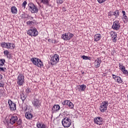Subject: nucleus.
Wrapping results in <instances>:
<instances>
[{
	"mask_svg": "<svg viewBox=\"0 0 128 128\" xmlns=\"http://www.w3.org/2000/svg\"><path fill=\"white\" fill-rule=\"evenodd\" d=\"M16 122L18 126H22V119L20 118L18 120V118L16 116L13 115L10 119V124L13 125Z\"/></svg>",
	"mask_w": 128,
	"mask_h": 128,
	"instance_id": "f257e3e1",
	"label": "nucleus"
},
{
	"mask_svg": "<svg viewBox=\"0 0 128 128\" xmlns=\"http://www.w3.org/2000/svg\"><path fill=\"white\" fill-rule=\"evenodd\" d=\"M31 61L34 64V66H36L38 68H42V66H44V64H42V62L40 59L38 58H32L31 59Z\"/></svg>",
	"mask_w": 128,
	"mask_h": 128,
	"instance_id": "f03ea898",
	"label": "nucleus"
},
{
	"mask_svg": "<svg viewBox=\"0 0 128 128\" xmlns=\"http://www.w3.org/2000/svg\"><path fill=\"white\" fill-rule=\"evenodd\" d=\"M28 10L31 12L32 14H36L38 12V8L36 6H35L34 4L32 2H30L28 4Z\"/></svg>",
	"mask_w": 128,
	"mask_h": 128,
	"instance_id": "7ed1b4c3",
	"label": "nucleus"
},
{
	"mask_svg": "<svg viewBox=\"0 0 128 128\" xmlns=\"http://www.w3.org/2000/svg\"><path fill=\"white\" fill-rule=\"evenodd\" d=\"M58 60H60V56H58V54H55L54 56L51 57L50 64L52 66H54V64H56L58 62Z\"/></svg>",
	"mask_w": 128,
	"mask_h": 128,
	"instance_id": "20e7f679",
	"label": "nucleus"
},
{
	"mask_svg": "<svg viewBox=\"0 0 128 128\" xmlns=\"http://www.w3.org/2000/svg\"><path fill=\"white\" fill-rule=\"evenodd\" d=\"M62 124L64 128H70L72 124V120L70 118H65L62 120Z\"/></svg>",
	"mask_w": 128,
	"mask_h": 128,
	"instance_id": "39448f33",
	"label": "nucleus"
},
{
	"mask_svg": "<svg viewBox=\"0 0 128 128\" xmlns=\"http://www.w3.org/2000/svg\"><path fill=\"white\" fill-rule=\"evenodd\" d=\"M108 101H104L100 106V110L102 112H104L108 110Z\"/></svg>",
	"mask_w": 128,
	"mask_h": 128,
	"instance_id": "423d86ee",
	"label": "nucleus"
},
{
	"mask_svg": "<svg viewBox=\"0 0 128 128\" xmlns=\"http://www.w3.org/2000/svg\"><path fill=\"white\" fill-rule=\"evenodd\" d=\"M24 82V76L22 74H20L17 78V84L19 86H22Z\"/></svg>",
	"mask_w": 128,
	"mask_h": 128,
	"instance_id": "0eeeda50",
	"label": "nucleus"
},
{
	"mask_svg": "<svg viewBox=\"0 0 128 128\" xmlns=\"http://www.w3.org/2000/svg\"><path fill=\"white\" fill-rule=\"evenodd\" d=\"M28 34L30 36H36L38 34V32L36 30V28H34L30 29L27 32Z\"/></svg>",
	"mask_w": 128,
	"mask_h": 128,
	"instance_id": "6e6552de",
	"label": "nucleus"
},
{
	"mask_svg": "<svg viewBox=\"0 0 128 128\" xmlns=\"http://www.w3.org/2000/svg\"><path fill=\"white\" fill-rule=\"evenodd\" d=\"M8 104L9 106V108L10 110H16V104L12 102V100H8Z\"/></svg>",
	"mask_w": 128,
	"mask_h": 128,
	"instance_id": "1a4fd4ad",
	"label": "nucleus"
},
{
	"mask_svg": "<svg viewBox=\"0 0 128 128\" xmlns=\"http://www.w3.org/2000/svg\"><path fill=\"white\" fill-rule=\"evenodd\" d=\"M120 21L116 20L114 22L112 26L113 30H120Z\"/></svg>",
	"mask_w": 128,
	"mask_h": 128,
	"instance_id": "9d476101",
	"label": "nucleus"
},
{
	"mask_svg": "<svg viewBox=\"0 0 128 128\" xmlns=\"http://www.w3.org/2000/svg\"><path fill=\"white\" fill-rule=\"evenodd\" d=\"M32 104L33 105V106H34L36 108H40V100L38 99H34L32 101Z\"/></svg>",
	"mask_w": 128,
	"mask_h": 128,
	"instance_id": "9b49d317",
	"label": "nucleus"
},
{
	"mask_svg": "<svg viewBox=\"0 0 128 128\" xmlns=\"http://www.w3.org/2000/svg\"><path fill=\"white\" fill-rule=\"evenodd\" d=\"M94 122L96 124H98L100 126V124H102L103 123V119L100 117H96L94 118Z\"/></svg>",
	"mask_w": 128,
	"mask_h": 128,
	"instance_id": "f8f14e48",
	"label": "nucleus"
},
{
	"mask_svg": "<svg viewBox=\"0 0 128 128\" xmlns=\"http://www.w3.org/2000/svg\"><path fill=\"white\" fill-rule=\"evenodd\" d=\"M60 110V106L59 105L55 104L52 108V112L53 113L56 112H58Z\"/></svg>",
	"mask_w": 128,
	"mask_h": 128,
	"instance_id": "ddd939ff",
	"label": "nucleus"
},
{
	"mask_svg": "<svg viewBox=\"0 0 128 128\" xmlns=\"http://www.w3.org/2000/svg\"><path fill=\"white\" fill-rule=\"evenodd\" d=\"M100 64H102V60L100 58H98L94 62L95 68H100Z\"/></svg>",
	"mask_w": 128,
	"mask_h": 128,
	"instance_id": "4468645a",
	"label": "nucleus"
},
{
	"mask_svg": "<svg viewBox=\"0 0 128 128\" xmlns=\"http://www.w3.org/2000/svg\"><path fill=\"white\" fill-rule=\"evenodd\" d=\"M78 92H84L86 88V86L84 84H82L78 86Z\"/></svg>",
	"mask_w": 128,
	"mask_h": 128,
	"instance_id": "2eb2a0df",
	"label": "nucleus"
},
{
	"mask_svg": "<svg viewBox=\"0 0 128 128\" xmlns=\"http://www.w3.org/2000/svg\"><path fill=\"white\" fill-rule=\"evenodd\" d=\"M36 126L38 128H46V124H44L42 122H37Z\"/></svg>",
	"mask_w": 128,
	"mask_h": 128,
	"instance_id": "dca6fc26",
	"label": "nucleus"
},
{
	"mask_svg": "<svg viewBox=\"0 0 128 128\" xmlns=\"http://www.w3.org/2000/svg\"><path fill=\"white\" fill-rule=\"evenodd\" d=\"M110 16H116L115 18H118V16H120V12H118V10H116L114 12H110Z\"/></svg>",
	"mask_w": 128,
	"mask_h": 128,
	"instance_id": "f3484780",
	"label": "nucleus"
},
{
	"mask_svg": "<svg viewBox=\"0 0 128 128\" xmlns=\"http://www.w3.org/2000/svg\"><path fill=\"white\" fill-rule=\"evenodd\" d=\"M100 38H102V35L100 34H96L94 36V42H98Z\"/></svg>",
	"mask_w": 128,
	"mask_h": 128,
	"instance_id": "a211bd4d",
	"label": "nucleus"
},
{
	"mask_svg": "<svg viewBox=\"0 0 128 128\" xmlns=\"http://www.w3.org/2000/svg\"><path fill=\"white\" fill-rule=\"evenodd\" d=\"M62 38L64 40H68V32L62 34L61 36Z\"/></svg>",
	"mask_w": 128,
	"mask_h": 128,
	"instance_id": "6ab92c4d",
	"label": "nucleus"
},
{
	"mask_svg": "<svg viewBox=\"0 0 128 128\" xmlns=\"http://www.w3.org/2000/svg\"><path fill=\"white\" fill-rule=\"evenodd\" d=\"M11 12L13 14H18V9L15 6H13L11 8Z\"/></svg>",
	"mask_w": 128,
	"mask_h": 128,
	"instance_id": "aec40b11",
	"label": "nucleus"
},
{
	"mask_svg": "<svg viewBox=\"0 0 128 128\" xmlns=\"http://www.w3.org/2000/svg\"><path fill=\"white\" fill-rule=\"evenodd\" d=\"M25 116L28 120H30V118H32V114L30 112H26L25 114Z\"/></svg>",
	"mask_w": 128,
	"mask_h": 128,
	"instance_id": "412c9836",
	"label": "nucleus"
},
{
	"mask_svg": "<svg viewBox=\"0 0 128 128\" xmlns=\"http://www.w3.org/2000/svg\"><path fill=\"white\" fill-rule=\"evenodd\" d=\"M15 46H16L14 44L10 42L7 43V48H9L10 50H14Z\"/></svg>",
	"mask_w": 128,
	"mask_h": 128,
	"instance_id": "4be33fe9",
	"label": "nucleus"
},
{
	"mask_svg": "<svg viewBox=\"0 0 128 128\" xmlns=\"http://www.w3.org/2000/svg\"><path fill=\"white\" fill-rule=\"evenodd\" d=\"M4 56H6L7 58H12V54H10L8 50H4Z\"/></svg>",
	"mask_w": 128,
	"mask_h": 128,
	"instance_id": "5701e85b",
	"label": "nucleus"
},
{
	"mask_svg": "<svg viewBox=\"0 0 128 128\" xmlns=\"http://www.w3.org/2000/svg\"><path fill=\"white\" fill-rule=\"evenodd\" d=\"M114 34H112L111 36L112 38V41L114 42H116V32H114Z\"/></svg>",
	"mask_w": 128,
	"mask_h": 128,
	"instance_id": "b1692460",
	"label": "nucleus"
},
{
	"mask_svg": "<svg viewBox=\"0 0 128 128\" xmlns=\"http://www.w3.org/2000/svg\"><path fill=\"white\" fill-rule=\"evenodd\" d=\"M67 106H69L70 108H74V104L72 102H70V100L67 101Z\"/></svg>",
	"mask_w": 128,
	"mask_h": 128,
	"instance_id": "393cba45",
	"label": "nucleus"
},
{
	"mask_svg": "<svg viewBox=\"0 0 128 128\" xmlns=\"http://www.w3.org/2000/svg\"><path fill=\"white\" fill-rule=\"evenodd\" d=\"M20 96L22 102L24 103V100H26V96L24 94H20Z\"/></svg>",
	"mask_w": 128,
	"mask_h": 128,
	"instance_id": "a878e982",
	"label": "nucleus"
},
{
	"mask_svg": "<svg viewBox=\"0 0 128 128\" xmlns=\"http://www.w3.org/2000/svg\"><path fill=\"white\" fill-rule=\"evenodd\" d=\"M118 84H122V78L120 76H116V80Z\"/></svg>",
	"mask_w": 128,
	"mask_h": 128,
	"instance_id": "bb28decb",
	"label": "nucleus"
},
{
	"mask_svg": "<svg viewBox=\"0 0 128 128\" xmlns=\"http://www.w3.org/2000/svg\"><path fill=\"white\" fill-rule=\"evenodd\" d=\"M0 44H1L2 48H7L8 43L3 42H2Z\"/></svg>",
	"mask_w": 128,
	"mask_h": 128,
	"instance_id": "cd10ccee",
	"label": "nucleus"
},
{
	"mask_svg": "<svg viewBox=\"0 0 128 128\" xmlns=\"http://www.w3.org/2000/svg\"><path fill=\"white\" fill-rule=\"evenodd\" d=\"M50 2V0H41V2L44 4H46L48 6V2Z\"/></svg>",
	"mask_w": 128,
	"mask_h": 128,
	"instance_id": "c85d7f7f",
	"label": "nucleus"
},
{
	"mask_svg": "<svg viewBox=\"0 0 128 128\" xmlns=\"http://www.w3.org/2000/svg\"><path fill=\"white\" fill-rule=\"evenodd\" d=\"M4 62H6L4 59L0 60V66H2L4 64Z\"/></svg>",
	"mask_w": 128,
	"mask_h": 128,
	"instance_id": "c756f323",
	"label": "nucleus"
},
{
	"mask_svg": "<svg viewBox=\"0 0 128 128\" xmlns=\"http://www.w3.org/2000/svg\"><path fill=\"white\" fill-rule=\"evenodd\" d=\"M74 38V34L68 32V40H70V38Z\"/></svg>",
	"mask_w": 128,
	"mask_h": 128,
	"instance_id": "7c9ffc66",
	"label": "nucleus"
},
{
	"mask_svg": "<svg viewBox=\"0 0 128 128\" xmlns=\"http://www.w3.org/2000/svg\"><path fill=\"white\" fill-rule=\"evenodd\" d=\"M28 2H26V1L24 0L22 4V8H26V6Z\"/></svg>",
	"mask_w": 128,
	"mask_h": 128,
	"instance_id": "2f4dec72",
	"label": "nucleus"
},
{
	"mask_svg": "<svg viewBox=\"0 0 128 128\" xmlns=\"http://www.w3.org/2000/svg\"><path fill=\"white\" fill-rule=\"evenodd\" d=\"M82 58H83V60H90V57L84 55L82 56Z\"/></svg>",
	"mask_w": 128,
	"mask_h": 128,
	"instance_id": "473e14b6",
	"label": "nucleus"
},
{
	"mask_svg": "<svg viewBox=\"0 0 128 128\" xmlns=\"http://www.w3.org/2000/svg\"><path fill=\"white\" fill-rule=\"evenodd\" d=\"M121 70L123 72V74H128V70H126V68H124V69H122V70Z\"/></svg>",
	"mask_w": 128,
	"mask_h": 128,
	"instance_id": "72a5a7b5",
	"label": "nucleus"
},
{
	"mask_svg": "<svg viewBox=\"0 0 128 128\" xmlns=\"http://www.w3.org/2000/svg\"><path fill=\"white\" fill-rule=\"evenodd\" d=\"M32 92V89L30 88H27L26 90V94H30Z\"/></svg>",
	"mask_w": 128,
	"mask_h": 128,
	"instance_id": "f704fd0d",
	"label": "nucleus"
},
{
	"mask_svg": "<svg viewBox=\"0 0 128 128\" xmlns=\"http://www.w3.org/2000/svg\"><path fill=\"white\" fill-rule=\"evenodd\" d=\"M119 66L121 70H124V68H126V67L124 66V65L122 64H119Z\"/></svg>",
	"mask_w": 128,
	"mask_h": 128,
	"instance_id": "c9c22d12",
	"label": "nucleus"
},
{
	"mask_svg": "<svg viewBox=\"0 0 128 128\" xmlns=\"http://www.w3.org/2000/svg\"><path fill=\"white\" fill-rule=\"evenodd\" d=\"M35 20L33 21H28L26 22L27 24H34Z\"/></svg>",
	"mask_w": 128,
	"mask_h": 128,
	"instance_id": "e433bc0d",
	"label": "nucleus"
},
{
	"mask_svg": "<svg viewBox=\"0 0 128 128\" xmlns=\"http://www.w3.org/2000/svg\"><path fill=\"white\" fill-rule=\"evenodd\" d=\"M57 4H62L64 2V0H56Z\"/></svg>",
	"mask_w": 128,
	"mask_h": 128,
	"instance_id": "4c0bfd02",
	"label": "nucleus"
},
{
	"mask_svg": "<svg viewBox=\"0 0 128 128\" xmlns=\"http://www.w3.org/2000/svg\"><path fill=\"white\" fill-rule=\"evenodd\" d=\"M98 2L99 4H102V2H106V0H98Z\"/></svg>",
	"mask_w": 128,
	"mask_h": 128,
	"instance_id": "58836bf2",
	"label": "nucleus"
},
{
	"mask_svg": "<svg viewBox=\"0 0 128 128\" xmlns=\"http://www.w3.org/2000/svg\"><path fill=\"white\" fill-rule=\"evenodd\" d=\"M68 100H64V101L62 102L63 106H65V104H68Z\"/></svg>",
	"mask_w": 128,
	"mask_h": 128,
	"instance_id": "ea45409f",
	"label": "nucleus"
},
{
	"mask_svg": "<svg viewBox=\"0 0 128 128\" xmlns=\"http://www.w3.org/2000/svg\"><path fill=\"white\" fill-rule=\"evenodd\" d=\"M4 70H6V68H2V66H0V72H5Z\"/></svg>",
	"mask_w": 128,
	"mask_h": 128,
	"instance_id": "a19ab883",
	"label": "nucleus"
},
{
	"mask_svg": "<svg viewBox=\"0 0 128 128\" xmlns=\"http://www.w3.org/2000/svg\"><path fill=\"white\" fill-rule=\"evenodd\" d=\"M28 20H34V17L31 16H28Z\"/></svg>",
	"mask_w": 128,
	"mask_h": 128,
	"instance_id": "79ce46f5",
	"label": "nucleus"
},
{
	"mask_svg": "<svg viewBox=\"0 0 128 128\" xmlns=\"http://www.w3.org/2000/svg\"><path fill=\"white\" fill-rule=\"evenodd\" d=\"M124 20H126V22H128V16H126V15H125L124 16Z\"/></svg>",
	"mask_w": 128,
	"mask_h": 128,
	"instance_id": "37998d69",
	"label": "nucleus"
},
{
	"mask_svg": "<svg viewBox=\"0 0 128 128\" xmlns=\"http://www.w3.org/2000/svg\"><path fill=\"white\" fill-rule=\"evenodd\" d=\"M112 76L113 78H114V80H116V76L114 74H112Z\"/></svg>",
	"mask_w": 128,
	"mask_h": 128,
	"instance_id": "c03bdc74",
	"label": "nucleus"
},
{
	"mask_svg": "<svg viewBox=\"0 0 128 128\" xmlns=\"http://www.w3.org/2000/svg\"><path fill=\"white\" fill-rule=\"evenodd\" d=\"M4 84L0 82V87L4 88Z\"/></svg>",
	"mask_w": 128,
	"mask_h": 128,
	"instance_id": "a18cd8bd",
	"label": "nucleus"
},
{
	"mask_svg": "<svg viewBox=\"0 0 128 128\" xmlns=\"http://www.w3.org/2000/svg\"><path fill=\"white\" fill-rule=\"evenodd\" d=\"M122 13L123 14V16H126V12L122 10Z\"/></svg>",
	"mask_w": 128,
	"mask_h": 128,
	"instance_id": "49530a36",
	"label": "nucleus"
},
{
	"mask_svg": "<svg viewBox=\"0 0 128 128\" xmlns=\"http://www.w3.org/2000/svg\"><path fill=\"white\" fill-rule=\"evenodd\" d=\"M0 80H2V75L0 74Z\"/></svg>",
	"mask_w": 128,
	"mask_h": 128,
	"instance_id": "de8ad7c7",
	"label": "nucleus"
},
{
	"mask_svg": "<svg viewBox=\"0 0 128 128\" xmlns=\"http://www.w3.org/2000/svg\"><path fill=\"white\" fill-rule=\"evenodd\" d=\"M62 10H64V12H66V8H64V7H63L62 8Z\"/></svg>",
	"mask_w": 128,
	"mask_h": 128,
	"instance_id": "09e8293b",
	"label": "nucleus"
},
{
	"mask_svg": "<svg viewBox=\"0 0 128 128\" xmlns=\"http://www.w3.org/2000/svg\"><path fill=\"white\" fill-rule=\"evenodd\" d=\"M24 14H22V18H24Z\"/></svg>",
	"mask_w": 128,
	"mask_h": 128,
	"instance_id": "8fccbe9b",
	"label": "nucleus"
},
{
	"mask_svg": "<svg viewBox=\"0 0 128 128\" xmlns=\"http://www.w3.org/2000/svg\"><path fill=\"white\" fill-rule=\"evenodd\" d=\"M54 44H56V40H54Z\"/></svg>",
	"mask_w": 128,
	"mask_h": 128,
	"instance_id": "3c124183",
	"label": "nucleus"
}]
</instances>
